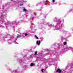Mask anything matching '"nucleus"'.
Segmentation results:
<instances>
[{
	"label": "nucleus",
	"instance_id": "2",
	"mask_svg": "<svg viewBox=\"0 0 73 73\" xmlns=\"http://www.w3.org/2000/svg\"><path fill=\"white\" fill-rule=\"evenodd\" d=\"M40 43H41V41H37L36 42V44H38V45H39L40 44Z\"/></svg>",
	"mask_w": 73,
	"mask_h": 73
},
{
	"label": "nucleus",
	"instance_id": "4",
	"mask_svg": "<svg viewBox=\"0 0 73 73\" xmlns=\"http://www.w3.org/2000/svg\"><path fill=\"white\" fill-rule=\"evenodd\" d=\"M25 12H26L27 11V9H25V8H24V9H23V10Z\"/></svg>",
	"mask_w": 73,
	"mask_h": 73
},
{
	"label": "nucleus",
	"instance_id": "3",
	"mask_svg": "<svg viewBox=\"0 0 73 73\" xmlns=\"http://www.w3.org/2000/svg\"><path fill=\"white\" fill-rule=\"evenodd\" d=\"M31 66H34V64L33 63H31L30 64Z\"/></svg>",
	"mask_w": 73,
	"mask_h": 73
},
{
	"label": "nucleus",
	"instance_id": "11",
	"mask_svg": "<svg viewBox=\"0 0 73 73\" xmlns=\"http://www.w3.org/2000/svg\"><path fill=\"white\" fill-rule=\"evenodd\" d=\"M19 36H17V38H19Z\"/></svg>",
	"mask_w": 73,
	"mask_h": 73
},
{
	"label": "nucleus",
	"instance_id": "5",
	"mask_svg": "<svg viewBox=\"0 0 73 73\" xmlns=\"http://www.w3.org/2000/svg\"><path fill=\"white\" fill-rule=\"evenodd\" d=\"M63 44H64V45H66V42H63Z\"/></svg>",
	"mask_w": 73,
	"mask_h": 73
},
{
	"label": "nucleus",
	"instance_id": "6",
	"mask_svg": "<svg viewBox=\"0 0 73 73\" xmlns=\"http://www.w3.org/2000/svg\"><path fill=\"white\" fill-rule=\"evenodd\" d=\"M35 38H36V39H38V37L37 36H35Z\"/></svg>",
	"mask_w": 73,
	"mask_h": 73
},
{
	"label": "nucleus",
	"instance_id": "8",
	"mask_svg": "<svg viewBox=\"0 0 73 73\" xmlns=\"http://www.w3.org/2000/svg\"><path fill=\"white\" fill-rule=\"evenodd\" d=\"M37 52H35V56H36L37 55Z\"/></svg>",
	"mask_w": 73,
	"mask_h": 73
},
{
	"label": "nucleus",
	"instance_id": "7",
	"mask_svg": "<svg viewBox=\"0 0 73 73\" xmlns=\"http://www.w3.org/2000/svg\"><path fill=\"white\" fill-rule=\"evenodd\" d=\"M28 34H27V33H25V36H28Z\"/></svg>",
	"mask_w": 73,
	"mask_h": 73
},
{
	"label": "nucleus",
	"instance_id": "10",
	"mask_svg": "<svg viewBox=\"0 0 73 73\" xmlns=\"http://www.w3.org/2000/svg\"><path fill=\"white\" fill-rule=\"evenodd\" d=\"M54 0H52V2H54Z\"/></svg>",
	"mask_w": 73,
	"mask_h": 73
},
{
	"label": "nucleus",
	"instance_id": "1",
	"mask_svg": "<svg viewBox=\"0 0 73 73\" xmlns=\"http://www.w3.org/2000/svg\"><path fill=\"white\" fill-rule=\"evenodd\" d=\"M57 73H61V70L60 69L58 68L57 70L56 71Z\"/></svg>",
	"mask_w": 73,
	"mask_h": 73
},
{
	"label": "nucleus",
	"instance_id": "9",
	"mask_svg": "<svg viewBox=\"0 0 73 73\" xmlns=\"http://www.w3.org/2000/svg\"><path fill=\"white\" fill-rule=\"evenodd\" d=\"M41 71L42 72H44V69H42Z\"/></svg>",
	"mask_w": 73,
	"mask_h": 73
}]
</instances>
